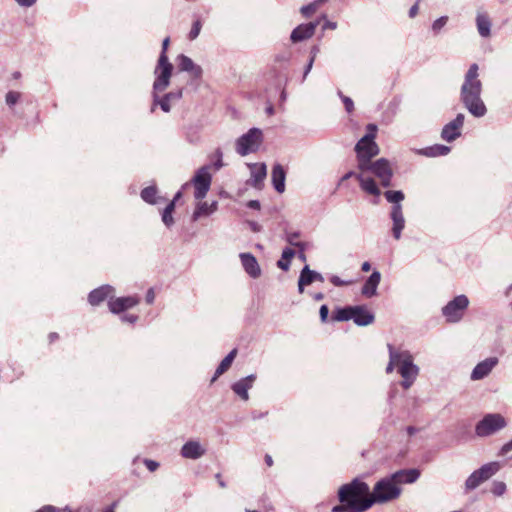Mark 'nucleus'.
Masks as SVG:
<instances>
[{"instance_id":"58836bf2","label":"nucleus","mask_w":512,"mask_h":512,"mask_svg":"<svg viewBox=\"0 0 512 512\" xmlns=\"http://www.w3.org/2000/svg\"><path fill=\"white\" fill-rule=\"evenodd\" d=\"M386 200L394 205H401L404 200V193L400 190H388L384 193Z\"/></svg>"},{"instance_id":"1a4fd4ad","label":"nucleus","mask_w":512,"mask_h":512,"mask_svg":"<svg viewBox=\"0 0 512 512\" xmlns=\"http://www.w3.org/2000/svg\"><path fill=\"white\" fill-rule=\"evenodd\" d=\"M468 306V297L463 294L458 295L442 308V315L448 323H458L463 318Z\"/></svg>"},{"instance_id":"2eb2a0df","label":"nucleus","mask_w":512,"mask_h":512,"mask_svg":"<svg viewBox=\"0 0 512 512\" xmlns=\"http://www.w3.org/2000/svg\"><path fill=\"white\" fill-rule=\"evenodd\" d=\"M498 362L499 359L497 357H489L479 362L471 372V379L474 381L484 379L496 367Z\"/></svg>"},{"instance_id":"680f3d73","label":"nucleus","mask_w":512,"mask_h":512,"mask_svg":"<svg viewBox=\"0 0 512 512\" xmlns=\"http://www.w3.org/2000/svg\"><path fill=\"white\" fill-rule=\"evenodd\" d=\"M418 10H419V7H418V3L414 4L410 10H409V16L411 18H414L417 14H418Z\"/></svg>"},{"instance_id":"bf43d9fd","label":"nucleus","mask_w":512,"mask_h":512,"mask_svg":"<svg viewBox=\"0 0 512 512\" xmlns=\"http://www.w3.org/2000/svg\"><path fill=\"white\" fill-rule=\"evenodd\" d=\"M138 317L136 315H123L121 316V320L123 322H129V323H135L137 321Z\"/></svg>"},{"instance_id":"f704fd0d","label":"nucleus","mask_w":512,"mask_h":512,"mask_svg":"<svg viewBox=\"0 0 512 512\" xmlns=\"http://www.w3.org/2000/svg\"><path fill=\"white\" fill-rule=\"evenodd\" d=\"M141 198L149 204H156L160 199L157 196V188L155 186H148L144 188L141 191Z\"/></svg>"},{"instance_id":"338daca9","label":"nucleus","mask_w":512,"mask_h":512,"mask_svg":"<svg viewBox=\"0 0 512 512\" xmlns=\"http://www.w3.org/2000/svg\"><path fill=\"white\" fill-rule=\"evenodd\" d=\"M406 431H407L409 436H412V435H414L418 431V429L416 427H414V426H408L406 428Z\"/></svg>"},{"instance_id":"bb28decb","label":"nucleus","mask_w":512,"mask_h":512,"mask_svg":"<svg viewBox=\"0 0 512 512\" xmlns=\"http://www.w3.org/2000/svg\"><path fill=\"white\" fill-rule=\"evenodd\" d=\"M316 29V24L308 23L302 24L296 27L291 33V40L293 42H299L313 36Z\"/></svg>"},{"instance_id":"a878e982","label":"nucleus","mask_w":512,"mask_h":512,"mask_svg":"<svg viewBox=\"0 0 512 512\" xmlns=\"http://www.w3.org/2000/svg\"><path fill=\"white\" fill-rule=\"evenodd\" d=\"M285 179H286V172L282 165L275 164L272 168L271 172V180L274 189L278 193H283L285 191Z\"/></svg>"},{"instance_id":"774afa93","label":"nucleus","mask_w":512,"mask_h":512,"mask_svg":"<svg viewBox=\"0 0 512 512\" xmlns=\"http://www.w3.org/2000/svg\"><path fill=\"white\" fill-rule=\"evenodd\" d=\"M362 271L368 272L371 269V265L369 262H364L361 266Z\"/></svg>"},{"instance_id":"f3484780","label":"nucleus","mask_w":512,"mask_h":512,"mask_svg":"<svg viewBox=\"0 0 512 512\" xmlns=\"http://www.w3.org/2000/svg\"><path fill=\"white\" fill-rule=\"evenodd\" d=\"M206 448L198 440H189L181 448L180 454L183 458L196 460L204 456Z\"/></svg>"},{"instance_id":"c9c22d12","label":"nucleus","mask_w":512,"mask_h":512,"mask_svg":"<svg viewBox=\"0 0 512 512\" xmlns=\"http://www.w3.org/2000/svg\"><path fill=\"white\" fill-rule=\"evenodd\" d=\"M352 306H347L344 308H338L333 312L332 319L334 321H348L352 320Z\"/></svg>"},{"instance_id":"37998d69","label":"nucleus","mask_w":512,"mask_h":512,"mask_svg":"<svg viewBox=\"0 0 512 512\" xmlns=\"http://www.w3.org/2000/svg\"><path fill=\"white\" fill-rule=\"evenodd\" d=\"M447 21H448L447 16H442V17L436 19L432 24V30L435 33H438L446 25Z\"/></svg>"},{"instance_id":"473e14b6","label":"nucleus","mask_w":512,"mask_h":512,"mask_svg":"<svg viewBox=\"0 0 512 512\" xmlns=\"http://www.w3.org/2000/svg\"><path fill=\"white\" fill-rule=\"evenodd\" d=\"M295 251L292 248L286 247L282 251L281 259L277 261V266L283 271H288L290 268V261L294 257Z\"/></svg>"},{"instance_id":"6e6d98bb","label":"nucleus","mask_w":512,"mask_h":512,"mask_svg":"<svg viewBox=\"0 0 512 512\" xmlns=\"http://www.w3.org/2000/svg\"><path fill=\"white\" fill-rule=\"evenodd\" d=\"M403 227L404 226H393L392 235L396 240L400 239Z\"/></svg>"},{"instance_id":"864d4df0","label":"nucleus","mask_w":512,"mask_h":512,"mask_svg":"<svg viewBox=\"0 0 512 512\" xmlns=\"http://www.w3.org/2000/svg\"><path fill=\"white\" fill-rule=\"evenodd\" d=\"M298 235L293 233V234H289L287 236V241L291 244V245H294V246H300L301 243L298 241Z\"/></svg>"},{"instance_id":"39448f33","label":"nucleus","mask_w":512,"mask_h":512,"mask_svg":"<svg viewBox=\"0 0 512 512\" xmlns=\"http://www.w3.org/2000/svg\"><path fill=\"white\" fill-rule=\"evenodd\" d=\"M170 43V38L166 37L162 42V52L159 56L157 66L155 68L156 79L153 87L155 91H164L170 83L173 66L169 62L166 51Z\"/></svg>"},{"instance_id":"393cba45","label":"nucleus","mask_w":512,"mask_h":512,"mask_svg":"<svg viewBox=\"0 0 512 512\" xmlns=\"http://www.w3.org/2000/svg\"><path fill=\"white\" fill-rule=\"evenodd\" d=\"M381 281V274L379 271H373V273L365 281L361 293L367 298H371L377 295V287Z\"/></svg>"},{"instance_id":"8fccbe9b","label":"nucleus","mask_w":512,"mask_h":512,"mask_svg":"<svg viewBox=\"0 0 512 512\" xmlns=\"http://www.w3.org/2000/svg\"><path fill=\"white\" fill-rule=\"evenodd\" d=\"M15 2L20 6L24 8H30L33 5L36 4L37 0H15Z\"/></svg>"},{"instance_id":"052dcab7","label":"nucleus","mask_w":512,"mask_h":512,"mask_svg":"<svg viewBox=\"0 0 512 512\" xmlns=\"http://www.w3.org/2000/svg\"><path fill=\"white\" fill-rule=\"evenodd\" d=\"M154 299H155V293H154L153 289H149L146 294V302L148 304H152L154 302Z\"/></svg>"},{"instance_id":"603ef678","label":"nucleus","mask_w":512,"mask_h":512,"mask_svg":"<svg viewBox=\"0 0 512 512\" xmlns=\"http://www.w3.org/2000/svg\"><path fill=\"white\" fill-rule=\"evenodd\" d=\"M320 319L322 322H326L329 314V309L327 305H322L319 310Z\"/></svg>"},{"instance_id":"de8ad7c7","label":"nucleus","mask_w":512,"mask_h":512,"mask_svg":"<svg viewBox=\"0 0 512 512\" xmlns=\"http://www.w3.org/2000/svg\"><path fill=\"white\" fill-rule=\"evenodd\" d=\"M20 98V93L18 92H15V91H9L7 94H6V103L9 105V106H12L14 104L17 103V101L19 100Z\"/></svg>"},{"instance_id":"6ab92c4d","label":"nucleus","mask_w":512,"mask_h":512,"mask_svg":"<svg viewBox=\"0 0 512 512\" xmlns=\"http://www.w3.org/2000/svg\"><path fill=\"white\" fill-rule=\"evenodd\" d=\"M315 281L324 282V277L320 273H318L314 270H311L308 265H305L303 267V269L301 270L300 276L298 279L299 293H303L305 286H308Z\"/></svg>"},{"instance_id":"6e6552de","label":"nucleus","mask_w":512,"mask_h":512,"mask_svg":"<svg viewBox=\"0 0 512 512\" xmlns=\"http://www.w3.org/2000/svg\"><path fill=\"white\" fill-rule=\"evenodd\" d=\"M501 468L499 462H489L482 465L479 469L473 471L465 481V490L472 491L479 487L482 483L489 480Z\"/></svg>"},{"instance_id":"4d7b16f0","label":"nucleus","mask_w":512,"mask_h":512,"mask_svg":"<svg viewBox=\"0 0 512 512\" xmlns=\"http://www.w3.org/2000/svg\"><path fill=\"white\" fill-rule=\"evenodd\" d=\"M36 512H60V510L52 505H45Z\"/></svg>"},{"instance_id":"a211bd4d","label":"nucleus","mask_w":512,"mask_h":512,"mask_svg":"<svg viewBox=\"0 0 512 512\" xmlns=\"http://www.w3.org/2000/svg\"><path fill=\"white\" fill-rule=\"evenodd\" d=\"M177 66L180 71L187 72L194 79H199L202 76V68L195 64L191 58L181 54L177 57Z\"/></svg>"},{"instance_id":"4c0bfd02","label":"nucleus","mask_w":512,"mask_h":512,"mask_svg":"<svg viewBox=\"0 0 512 512\" xmlns=\"http://www.w3.org/2000/svg\"><path fill=\"white\" fill-rule=\"evenodd\" d=\"M210 160V169H213L214 171L220 170L225 165L223 162V152L220 148L215 149V151L210 155Z\"/></svg>"},{"instance_id":"e2e57ef3","label":"nucleus","mask_w":512,"mask_h":512,"mask_svg":"<svg viewBox=\"0 0 512 512\" xmlns=\"http://www.w3.org/2000/svg\"><path fill=\"white\" fill-rule=\"evenodd\" d=\"M359 172H354V171H349L347 172L342 178H341V181H346L348 180L349 178L351 177H356L357 178V174Z\"/></svg>"},{"instance_id":"c85d7f7f","label":"nucleus","mask_w":512,"mask_h":512,"mask_svg":"<svg viewBox=\"0 0 512 512\" xmlns=\"http://www.w3.org/2000/svg\"><path fill=\"white\" fill-rule=\"evenodd\" d=\"M476 25L478 33L487 38L491 34V21L486 14L478 13L476 17Z\"/></svg>"},{"instance_id":"412c9836","label":"nucleus","mask_w":512,"mask_h":512,"mask_svg":"<svg viewBox=\"0 0 512 512\" xmlns=\"http://www.w3.org/2000/svg\"><path fill=\"white\" fill-rule=\"evenodd\" d=\"M239 257L245 272L251 278L256 279L260 277L261 268L258 264L257 259L251 253H240Z\"/></svg>"},{"instance_id":"09e8293b","label":"nucleus","mask_w":512,"mask_h":512,"mask_svg":"<svg viewBox=\"0 0 512 512\" xmlns=\"http://www.w3.org/2000/svg\"><path fill=\"white\" fill-rule=\"evenodd\" d=\"M330 281L333 285L337 286V287H340V286H344V285H349L351 282L350 281H344L342 280L341 278H339L338 276H332L330 278Z\"/></svg>"},{"instance_id":"a18cd8bd","label":"nucleus","mask_w":512,"mask_h":512,"mask_svg":"<svg viewBox=\"0 0 512 512\" xmlns=\"http://www.w3.org/2000/svg\"><path fill=\"white\" fill-rule=\"evenodd\" d=\"M338 95L342 99V101L345 105L346 111L348 113H351L354 109V103H353L352 99L348 96L343 95L341 91H338Z\"/></svg>"},{"instance_id":"f8f14e48","label":"nucleus","mask_w":512,"mask_h":512,"mask_svg":"<svg viewBox=\"0 0 512 512\" xmlns=\"http://www.w3.org/2000/svg\"><path fill=\"white\" fill-rule=\"evenodd\" d=\"M195 192L194 196L196 199H202L206 196L207 192L210 189L212 176L210 174V166L204 165L199 168L194 177L191 180Z\"/></svg>"},{"instance_id":"49530a36","label":"nucleus","mask_w":512,"mask_h":512,"mask_svg":"<svg viewBox=\"0 0 512 512\" xmlns=\"http://www.w3.org/2000/svg\"><path fill=\"white\" fill-rule=\"evenodd\" d=\"M201 31V22L199 20L195 21L192 25V28L189 32V39L194 40L198 37Z\"/></svg>"},{"instance_id":"c756f323","label":"nucleus","mask_w":512,"mask_h":512,"mask_svg":"<svg viewBox=\"0 0 512 512\" xmlns=\"http://www.w3.org/2000/svg\"><path fill=\"white\" fill-rule=\"evenodd\" d=\"M237 355V349H233L228 353V355L221 361L219 366L217 367L215 374L212 378V382H214L220 375H222L224 372H226L229 367L231 366L233 360L235 359Z\"/></svg>"},{"instance_id":"7ed1b4c3","label":"nucleus","mask_w":512,"mask_h":512,"mask_svg":"<svg viewBox=\"0 0 512 512\" xmlns=\"http://www.w3.org/2000/svg\"><path fill=\"white\" fill-rule=\"evenodd\" d=\"M400 474H392L389 477L382 478L379 480L373 491L370 492V497L364 501L366 511L370 509L374 504H382L397 499L401 494V488L397 483V477Z\"/></svg>"},{"instance_id":"5fc2aeb1","label":"nucleus","mask_w":512,"mask_h":512,"mask_svg":"<svg viewBox=\"0 0 512 512\" xmlns=\"http://www.w3.org/2000/svg\"><path fill=\"white\" fill-rule=\"evenodd\" d=\"M315 61V55H313L312 57H310V60L304 70V74H303V80L307 77V75L309 74V72L311 71L312 67H313V63Z\"/></svg>"},{"instance_id":"423d86ee","label":"nucleus","mask_w":512,"mask_h":512,"mask_svg":"<svg viewBox=\"0 0 512 512\" xmlns=\"http://www.w3.org/2000/svg\"><path fill=\"white\" fill-rule=\"evenodd\" d=\"M374 139V134H366L356 143L355 152L358 169L368 167V162L372 161V159L379 154L380 149Z\"/></svg>"},{"instance_id":"b1692460","label":"nucleus","mask_w":512,"mask_h":512,"mask_svg":"<svg viewBox=\"0 0 512 512\" xmlns=\"http://www.w3.org/2000/svg\"><path fill=\"white\" fill-rule=\"evenodd\" d=\"M114 288L110 285H103L89 293L88 301L92 306H97L104 300L114 295Z\"/></svg>"},{"instance_id":"72a5a7b5","label":"nucleus","mask_w":512,"mask_h":512,"mask_svg":"<svg viewBox=\"0 0 512 512\" xmlns=\"http://www.w3.org/2000/svg\"><path fill=\"white\" fill-rule=\"evenodd\" d=\"M366 508L364 503L356 505V503H350L341 505H336L332 508V512H365Z\"/></svg>"},{"instance_id":"9b49d317","label":"nucleus","mask_w":512,"mask_h":512,"mask_svg":"<svg viewBox=\"0 0 512 512\" xmlns=\"http://www.w3.org/2000/svg\"><path fill=\"white\" fill-rule=\"evenodd\" d=\"M506 425L507 422L501 414H487L477 423L475 433L479 437H487L505 428Z\"/></svg>"},{"instance_id":"4468645a","label":"nucleus","mask_w":512,"mask_h":512,"mask_svg":"<svg viewBox=\"0 0 512 512\" xmlns=\"http://www.w3.org/2000/svg\"><path fill=\"white\" fill-rule=\"evenodd\" d=\"M465 116L459 113L455 119L447 123L441 132V137L447 142L454 141L461 135V128L464 124Z\"/></svg>"},{"instance_id":"a19ab883","label":"nucleus","mask_w":512,"mask_h":512,"mask_svg":"<svg viewBox=\"0 0 512 512\" xmlns=\"http://www.w3.org/2000/svg\"><path fill=\"white\" fill-rule=\"evenodd\" d=\"M391 218L393 221V224H404V216L402 213V206L401 205H394L391 210Z\"/></svg>"},{"instance_id":"9d476101","label":"nucleus","mask_w":512,"mask_h":512,"mask_svg":"<svg viewBox=\"0 0 512 512\" xmlns=\"http://www.w3.org/2000/svg\"><path fill=\"white\" fill-rule=\"evenodd\" d=\"M419 367L414 364L413 356L408 350H402V359L399 364L398 372L403 378L401 386L404 389H409L415 382L418 374Z\"/></svg>"},{"instance_id":"aec40b11","label":"nucleus","mask_w":512,"mask_h":512,"mask_svg":"<svg viewBox=\"0 0 512 512\" xmlns=\"http://www.w3.org/2000/svg\"><path fill=\"white\" fill-rule=\"evenodd\" d=\"M153 90H155V89L153 88ZM158 92L159 91H154L153 105L151 108V112H154L155 107L157 105H159L164 112H169L171 109L170 102L177 101V100L181 99V97H182V90H178L175 92H169L161 99L157 95Z\"/></svg>"},{"instance_id":"20e7f679","label":"nucleus","mask_w":512,"mask_h":512,"mask_svg":"<svg viewBox=\"0 0 512 512\" xmlns=\"http://www.w3.org/2000/svg\"><path fill=\"white\" fill-rule=\"evenodd\" d=\"M370 497V488L368 484L358 478L350 483L342 485L338 490V499L343 504L356 503L362 504Z\"/></svg>"},{"instance_id":"0eeeda50","label":"nucleus","mask_w":512,"mask_h":512,"mask_svg":"<svg viewBox=\"0 0 512 512\" xmlns=\"http://www.w3.org/2000/svg\"><path fill=\"white\" fill-rule=\"evenodd\" d=\"M263 141V133L258 128H251L235 142V150L240 156L255 153Z\"/></svg>"},{"instance_id":"79ce46f5","label":"nucleus","mask_w":512,"mask_h":512,"mask_svg":"<svg viewBox=\"0 0 512 512\" xmlns=\"http://www.w3.org/2000/svg\"><path fill=\"white\" fill-rule=\"evenodd\" d=\"M491 491L495 496H502L506 491V484L502 481H495Z\"/></svg>"},{"instance_id":"3c124183","label":"nucleus","mask_w":512,"mask_h":512,"mask_svg":"<svg viewBox=\"0 0 512 512\" xmlns=\"http://www.w3.org/2000/svg\"><path fill=\"white\" fill-rule=\"evenodd\" d=\"M144 464L146 465L148 470L151 472H154L159 467V463L154 460L146 459V460H144Z\"/></svg>"},{"instance_id":"13d9d810","label":"nucleus","mask_w":512,"mask_h":512,"mask_svg":"<svg viewBox=\"0 0 512 512\" xmlns=\"http://www.w3.org/2000/svg\"><path fill=\"white\" fill-rule=\"evenodd\" d=\"M510 451H512V440L502 446L500 454L505 455Z\"/></svg>"},{"instance_id":"4be33fe9","label":"nucleus","mask_w":512,"mask_h":512,"mask_svg":"<svg viewBox=\"0 0 512 512\" xmlns=\"http://www.w3.org/2000/svg\"><path fill=\"white\" fill-rule=\"evenodd\" d=\"M256 380L255 374H250L245 378L232 384L231 389L238 395L242 400L247 401L249 399L248 390L252 388L254 381Z\"/></svg>"},{"instance_id":"f03ea898","label":"nucleus","mask_w":512,"mask_h":512,"mask_svg":"<svg viewBox=\"0 0 512 512\" xmlns=\"http://www.w3.org/2000/svg\"><path fill=\"white\" fill-rule=\"evenodd\" d=\"M481 92L482 82L479 80V66L473 63L465 74L460 90V99L469 113L478 118L483 117L487 112L481 99Z\"/></svg>"},{"instance_id":"c03bdc74","label":"nucleus","mask_w":512,"mask_h":512,"mask_svg":"<svg viewBox=\"0 0 512 512\" xmlns=\"http://www.w3.org/2000/svg\"><path fill=\"white\" fill-rule=\"evenodd\" d=\"M318 8V2H313V3H310L306 6H303L301 8V13L306 16V17H309L310 15H312Z\"/></svg>"},{"instance_id":"f257e3e1","label":"nucleus","mask_w":512,"mask_h":512,"mask_svg":"<svg viewBox=\"0 0 512 512\" xmlns=\"http://www.w3.org/2000/svg\"><path fill=\"white\" fill-rule=\"evenodd\" d=\"M367 166L368 167L365 169H358L357 180L359 181L361 189L366 194L373 196L374 199L372 202L377 204L381 196V190L370 174L377 177L383 187H388L391 184L393 171L389 161L385 158L370 161Z\"/></svg>"},{"instance_id":"ea45409f","label":"nucleus","mask_w":512,"mask_h":512,"mask_svg":"<svg viewBox=\"0 0 512 512\" xmlns=\"http://www.w3.org/2000/svg\"><path fill=\"white\" fill-rule=\"evenodd\" d=\"M216 205V202H212L211 204H208L207 202L201 203L197 210L194 212V217L196 218L202 215H210L215 211Z\"/></svg>"},{"instance_id":"2f4dec72","label":"nucleus","mask_w":512,"mask_h":512,"mask_svg":"<svg viewBox=\"0 0 512 512\" xmlns=\"http://www.w3.org/2000/svg\"><path fill=\"white\" fill-rule=\"evenodd\" d=\"M395 474H400L397 477V483L400 485L401 483H413L415 482L419 476L420 473L416 469H410V470H402L398 471Z\"/></svg>"},{"instance_id":"69168bd1","label":"nucleus","mask_w":512,"mask_h":512,"mask_svg":"<svg viewBox=\"0 0 512 512\" xmlns=\"http://www.w3.org/2000/svg\"><path fill=\"white\" fill-rule=\"evenodd\" d=\"M368 133L367 134H374L376 136L377 126L374 124H369L367 126Z\"/></svg>"},{"instance_id":"cd10ccee","label":"nucleus","mask_w":512,"mask_h":512,"mask_svg":"<svg viewBox=\"0 0 512 512\" xmlns=\"http://www.w3.org/2000/svg\"><path fill=\"white\" fill-rule=\"evenodd\" d=\"M450 152V147L441 145V144H435L433 146L420 149L417 151L418 154L426 156V157H437V156H444L447 155Z\"/></svg>"},{"instance_id":"dca6fc26","label":"nucleus","mask_w":512,"mask_h":512,"mask_svg":"<svg viewBox=\"0 0 512 512\" xmlns=\"http://www.w3.org/2000/svg\"><path fill=\"white\" fill-rule=\"evenodd\" d=\"M352 316L357 326H368L375 321V315L365 305L352 306Z\"/></svg>"},{"instance_id":"e433bc0d","label":"nucleus","mask_w":512,"mask_h":512,"mask_svg":"<svg viewBox=\"0 0 512 512\" xmlns=\"http://www.w3.org/2000/svg\"><path fill=\"white\" fill-rule=\"evenodd\" d=\"M182 196L181 191L177 192L174 199L166 206L162 213V221L164 224H169L172 222V212L175 207V202L178 201Z\"/></svg>"},{"instance_id":"0e129e2a","label":"nucleus","mask_w":512,"mask_h":512,"mask_svg":"<svg viewBox=\"0 0 512 512\" xmlns=\"http://www.w3.org/2000/svg\"><path fill=\"white\" fill-rule=\"evenodd\" d=\"M336 27H337L336 22H331V21H326L323 26L324 29H331V30L336 29Z\"/></svg>"},{"instance_id":"ddd939ff","label":"nucleus","mask_w":512,"mask_h":512,"mask_svg":"<svg viewBox=\"0 0 512 512\" xmlns=\"http://www.w3.org/2000/svg\"><path fill=\"white\" fill-rule=\"evenodd\" d=\"M247 166L250 170V178L247 180V184L256 189H262L267 176L266 164L248 163Z\"/></svg>"},{"instance_id":"5701e85b","label":"nucleus","mask_w":512,"mask_h":512,"mask_svg":"<svg viewBox=\"0 0 512 512\" xmlns=\"http://www.w3.org/2000/svg\"><path fill=\"white\" fill-rule=\"evenodd\" d=\"M138 299L134 296L119 297L110 299L108 302L109 309L112 313L118 314L128 308H132L138 304Z\"/></svg>"},{"instance_id":"7c9ffc66","label":"nucleus","mask_w":512,"mask_h":512,"mask_svg":"<svg viewBox=\"0 0 512 512\" xmlns=\"http://www.w3.org/2000/svg\"><path fill=\"white\" fill-rule=\"evenodd\" d=\"M388 351H389V362L386 367V373H392L394 368L397 366L399 368V364L401 363L402 359V350H395L394 347L391 344H388Z\"/></svg>"}]
</instances>
